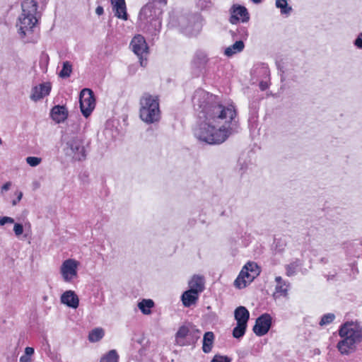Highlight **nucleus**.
<instances>
[{"label":"nucleus","instance_id":"nucleus-1","mask_svg":"<svg viewBox=\"0 0 362 362\" xmlns=\"http://www.w3.org/2000/svg\"><path fill=\"white\" fill-rule=\"evenodd\" d=\"M192 100L195 110H200L205 118L199 125V136H230L239 133L233 105H222L217 96L203 89L195 90Z\"/></svg>","mask_w":362,"mask_h":362},{"label":"nucleus","instance_id":"nucleus-2","mask_svg":"<svg viewBox=\"0 0 362 362\" xmlns=\"http://www.w3.org/2000/svg\"><path fill=\"white\" fill-rule=\"evenodd\" d=\"M22 13L19 16L16 28L21 38L23 39L34 33L37 19V4L34 0H25L21 4Z\"/></svg>","mask_w":362,"mask_h":362},{"label":"nucleus","instance_id":"nucleus-3","mask_svg":"<svg viewBox=\"0 0 362 362\" xmlns=\"http://www.w3.org/2000/svg\"><path fill=\"white\" fill-rule=\"evenodd\" d=\"M139 104V116L142 121L147 124H153L160 120V110L158 96L144 93L140 98Z\"/></svg>","mask_w":362,"mask_h":362},{"label":"nucleus","instance_id":"nucleus-4","mask_svg":"<svg viewBox=\"0 0 362 362\" xmlns=\"http://www.w3.org/2000/svg\"><path fill=\"white\" fill-rule=\"evenodd\" d=\"M139 18L144 24L143 30L152 36L157 37L161 28V22L158 17L153 2L146 4L140 11Z\"/></svg>","mask_w":362,"mask_h":362},{"label":"nucleus","instance_id":"nucleus-5","mask_svg":"<svg viewBox=\"0 0 362 362\" xmlns=\"http://www.w3.org/2000/svg\"><path fill=\"white\" fill-rule=\"evenodd\" d=\"M65 144L64 150L66 156L76 161L86 159L88 141H86L82 137H66Z\"/></svg>","mask_w":362,"mask_h":362},{"label":"nucleus","instance_id":"nucleus-6","mask_svg":"<svg viewBox=\"0 0 362 362\" xmlns=\"http://www.w3.org/2000/svg\"><path fill=\"white\" fill-rule=\"evenodd\" d=\"M80 108L83 115L88 117L90 115L95 106L94 93L91 89L83 88L79 95Z\"/></svg>","mask_w":362,"mask_h":362},{"label":"nucleus","instance_id":"nucleus-7","mask_svg":"<svg viewBox=\"0 0 362 362\" xmlns=\"http://www.w3.org/2000/svg\"><path fill=\"white\" fill-rule=\"evenodd\" d=\"M78 265L79 262L74 259H68L63 262L60 273L65 282H71L77 277Z\"/></svg>","mask_w":362,"mask_h":362},{"label":"nucleus","instance_id":"nucleus-8","mask_svg":"<svg viewBox=\"0 0 362 362\" xmlns=\"http://www.w3.org/2000/svg\"><path fill=\"white\" fill-rule=\"evenodd\" d=\"M340 337H346L356 343L362 341V329L356 324L353 322L345 323L339 329Z\"/></svg>","mask_w":362,"mask_h":362},{"label":"nucleus","instance_id":"nucleus-9","mask_svg":"<svg viewBox=\"0 0 362 362\" xmlns=\"http://www.w3.org/2000/svg\"><path fill=\"white\" fill-rule=\"evenodd\" d=\"M130 46L132 47V51L137 56L140 57L141 65L144 66L141 56L144 53H148V47L144 37L141 35H135L131 41Z\"/></svg>","mask_w":362,"mask_h":362},{"label":"nucleus","instance_id":"nucleus-10","mask_svg":"<svg viewBox=\"0 0 362 362\" xmlns=\"http://www.w3.org/2000/svg\"><path fill=\"white\" fill-rule=\"evenodd\" d=\"M231 16L229 21L232 24H236L241 18L243 23L248 22L250 20V14L247 9L240 5H233L230 8Z\"/></svg>","mask_w":362,"mask_h":362},{"label":"nucleus","instance_id":"nucleus-11","mask_svg":"<svg viewBox=\"0 0 362 362\" xmlns=\"http://www.w3.org/2000/svg\"><path fill=\"white\" fill-rule=\"evenodd\" d=\"M271 325V316L269 314H263L256 320L253 331L257 336H263L268 332Z\"/></svg>","mask_w":362,"mask_h":362},{"label":"nucleus","instance_id":"nucleus-12","mask_svg":"<svg viewBox=\"0 0 362 362\" xmlns=\"http://www.w3.org/2000/svg\"><path fill=\"white\" fill-rule=\"evenodd\" d=\"M52 86L49 82L42 83L39 86H36L32 88L30 99L33 101L37 102L44 97L49 95Z\"/></svg>","mask_w":362,"mask_h":362},{"label":"nucleus","instance_id":"nucleus-13","mask_svg":"<svg viewBox=\"0 0 362 362\" xmlns=\"http://www.w3.org/2000/svg\"><path fill=\"white\" fill-rule=\"evenodd\" d=\"M209 61L207 54L202 50H197L192 59L191 66L194 70L201 71L205 69Z\"/></svg>","mask_w":362,"mask_h":362},{"label":"nucleus","instance_id":"nucleus-14","mask_svg":"<svg viewBox=\"0 0 362 362\" xmlns=\"http://www.w3.org/2000/svg\"><path fill=\"white\" fill-rule=\"evenodd\" d=\"M113 6L115 16L118 18L127 21L128 19V14L127 13V8L124 0H110Z\"/></svg>","mask_w":362,"mask_h":362},{"label":"nucleus","instance_id":"nucleus-15","mask_svg":"<svg viewBox=\"0 0 362 362\" xmlns=\"http://www.w3.org/2000/svg\"><path fill=\"white\" fill-rule=\"evenodd\" d=\"M50 116L57 123H60L67 118L68 110L64 105H55L50 111Z\"/></svg>","mask_w":362,"mask_h":362},{"label":"nucleus","instance_id":"nucleus-16","mask_svg":"<svg viewBox=\"0 0 362 362\" xmlns=\"http://www.w3.org/2000/svg\"><path fill=\"white\" fill-rule=\"evenodd\" d=\"M61 302L72 308H77L79 304V299L73 291H66L61 296Z\"/></svg>","mask_w":362,"mask_h":362},{"label":"nucleus","instance_id":"nucleus-17","mask_svg":"<svg viewBox=\"0 0 362 362\" xmlns=\"http://www.w3.org/2000/svg\"><path fill=\"white\" fill-rule=\"evenodd\" d=\"M341 337L343 338V339L338 342L337 349L341 354L349 355L355 350V344L356 343L346 337Z\"/></svg>","mask_w":362,"mask_h":362},{"label":"nucleus","instance_id":"nucleus-18","mask_svg":"<svg viewBox=\"0 0 362 362\" xmlns=\"http://www.w3.org/2000/svg\"><path fill=\"white\" fill-rule=\"evenodd\" d=\"M276 285L275 287L274 296H283L286 297L288 296V290L290 286V284L288 281L283 280L281 276H276L275 278Z\"/></svg>","mask_w":362,"mask_h":362},{"label":"nucleus","instance_id":"nucleus-19","mask_svg":"<svg viewBox=\"0 0 362 362\" xmlns=\"http://www.w3.org/2000/svg\"><path fill=\"white\" fill-rule=\"evenodd\" d=\"M189 290L197 292V294L202 293L204 289V277L199 275H194L189 281Z\"/></svg>","mask_w":362,"mask_h":362},{"label":"nucleus","instance_id":"nucleus-20","mask_svg":"<svg viewBox=\"0 0 362 362\" xmlns=\"http://www.w3.org/2000/svg\"><path fill=\"white\" fill-rule=\"evenodd\" d=\"M234 315L237 323H241L247 325V322L250 317V313L246 308L243 306L238 307L235 310Z\"/></svg>","mask_w":362,"mask_h":362},{"label":"nucleus","instance_id":"nucleus-21","mask_svg":"<svg viewBox=\"0 0 362 362\" xmlns=\"http://www.w3.org/2000/svg\"><path fill=\"white\" fill-rule=\"evenodd\" d=\"M199 298V294L191 290H187L182 295V301L185 307H190L196 303Z\"/></svg>","mask_w":362,"mask_h":362},{"label":"nucleus","instance_id":"nucleus-22","mask_svg":"<svg viewBox=\"0 0 362 362\" xmlns=\"http://www.w3.org/2000/svg\"><path fill=\"white\" fill-rule=\"evenodd\" d=\"M245 47L243 41L236 40L234 44L226 48L224 54L227 57H232L233 55L241 52Z\"/></svg>","mask_w":362,"mask_h":362},{"label":"nucleus","instance_id":"nucleus-23","mask_svg":"<svg viewBox=\"0 0 362 362\" xmlns=\"http://www.w3.org/2000/svg\"><path fill=\"white\" fill-rule=\"evenodd\" d=\"M199 144L204 145H219L223 144L226 137H197Z\"/></svg>","mask_w":362,"mask_h":362},{"label":"nucleus","instance_id":"nucleus-24","mask_svg":"<svg viewBox=\"0 0 362 362\" xmlns=\"http://www.w3.org/2000/svg\"><path fill=\"white\" fill-rule=\"evenodd\" d=\"M214 340V334L211 332H207L204 334L203 338L202 349L204 353H209L211 351Z\"/></svg>","mask_w":362,"mask_h":362},{"label":"nucleus","instance_id":"nucleus-25","mask_svg":"<svg viewBox=\"0 0 362 362\" xmlns=\"http://www.w3.org/2000/svg\"><path fill=\"white\" fill-rule=\"evenodd\" d=\"M233 40H246L248 37L247 28L245 26H239L236 30H230Z\"/></svg>","mask_w":362,"mask_h":362},{"label":"nucleus","instance_id":"nucleus-26","mask_svg":"<svg viewBox=\"0 0 362 362\" xmlns=\"http://www.w3.org/2000/svg\"><path fill=\"white\" fill-rule=\"evenodd\" d=\"M275 6L280 9L281 15L288 16L293 10L288 4L287 0H276Z\"/></svg>","mask_w":362,"mask_h":362},{"label":"nucleus","instance_id":"nucleus-27","mask_svg":"<svg viewBox=\"0 0 362 362\" xmlns=\"http://www.w3.org/2000/svg\"><path fill=\"white\" fill-rule=\"evenodd\" d=\"M154 303L151 299H144L138 303V307L144 315H149Z\"/></svg>","mask_w":362,"mask_h":362},{"label":"nucleus","instance_id":"nucleus-28","mask_svg":"<svg viewBox=\"0 0 362 362\" xmlns=\"http://www.w3.org/2000/svg\"><path fill=\"white\" fill-rule=\"evenodd\" d=\"M105 332L103 328L93 329L88 335V339L91 342H97L104 337Z\"/></svg>","mask_w":362,"mask_h":362},{"label":"nucleus","instance_id":"nucleus-29","mask_svg":"<svg viewBox=\"0 0 362 362\" xmlns=\"http://www.w3.org/2000/svg\"><path fill=\"white\" fill-rule=\"evenodd\" d=\"M250 164V159H248L246 156H240L238 158V165H237L238 172L241 175L244 174L246 172L247 169L248 168V166Z\"/></svg>","mask_w":362,"mask_h":362},{"label":"nucleus","instance_id":"nucleus-30","mask_svg":"<svg viewBox=\"0 0 362 362\" xmlns=\"http://www.w3.org/2000/svg\"><path fill=\"white\" fill-rule=\"evenodd\" d=\"M300 266V260L296 259L285 266L286 275L288 276H293L296 274V269Z\"/></svg>","mask_w":362,"mask_h":362},{"label":"nucleus","instance_id":"nucleus-31","mask_svg":"<svg viewBox=\"0 0 362 362\" xmlns=\"http://www.w3.org/2000/svg\"><path fill=\"white\" fill-rule=\"evenodd\" d=\"M72 72V64L70 62L66 61L63 62L62 69L59 72V76L62 78H67L70 76Z\"/></svg>","mask_w":362,"mask_h":362},{"label":"nucleus","instance_id":"nucleus-32","mask_svg":"<svg viewBox=\"0 0 362 362\" xmlns=\"http://www.w3.org/2000/svg\"><path fill=\"white\" fill-rule=\"evenodd\" d=\"M119 356L114 349L110 350L100 360V362H118Z\"/></svg>","mask_w":362,"mask_h":362},{"label":"nucleus","instance_id":"nucleus-33","mask_svg":"<svg viewBox=\"0 0 362 362\" xmlns=\"http://www.w3.org/2000/svg\"><path fill=\"white\" fill-rule=\"evenodd\" d=\"M247 325L241 323H237V326L233 330V336L236 339L242 337L245 332Z\"/></svg>","mask_w":362,"mask_h":362},{"label":"nucleus","instance_id":"nucleus-34","mask_svg":"<svg viewBox=\"0 0 362 362\" xmlns=\"http://www.w3.org/2000/svg\"><path fill=\"white\" fill-rule=\"evenodd\" d=\"M243 269L254 275L255 277L259 274V270L257 264L255 262H247Z\"/></svg>","mask_w":362,"mask_h":362},{"label":"nucleus","instance_id":"nucleus-35","mask_svg":"<svg viewBox=\"0 0 362 362\" xmlns=\"http://www.w3.org/2000/svg\"><path fill=\"white\" fill-rule=\"evenodd\" d=\"M248 284L245 279H243V277L240 275L238 276L234 281V286L239 289L245 288Z\"/></svg>","mask_w":362,"mask_h":362},{"label":"nucleus","instance_id":"nucleus-36","mask_svg":"<svg viewBox=\"0 0 362 362\" xmlns=\"http://www.w3.org/2000/svg\"><path fill=\"white\" fill-rule=\"evenodd\" d=\"M334 317L335 316L332 313L324 315L320 322V325L321 326L328 325L334 320Z\"/></svg>","mask_w":362,"mask_h":362},{"label":"nucleus","instance_id":"nucleus-37","mask_svg":"<svg viewBox=\"0 0 362 362\" xmlns=\"http://www.w3.org/2000/svg\"><path fill=\"white\" fill-rule=\"evenodd\" d=\"M187 21L186 18H182L180 21V26L182 28V32L187 35H192L193 34L191 26H185V23Z\"/></svg>","mask_w":362,"mask_h":362},{"label":"nucleus","instance_id":"nucleus-38","mask_svg":"<svg viewBox=\"0 0 362 362\" xmlns=\"http://www.w3.org/2000/svg\"><path fill=\"white\" fill-rule=\"evenodd\" d=\"M239 275L242 276V277H243V279H245V280L247 281V282L248 284H250L254 280V279L255 278V276L254 275H252V274H250V272H248L247 271H246L243 268L242 269V270L240 272Z\"/></svg>","mask_w":362,"mask_h":362},{"label":"nucleus","instance_id":"nucleus-39","mask_svg":"<svg viewBox=\"0 0 362 362\" xmlns=\"http://www.w3.org/2000/svg\"><path fill=\"white\" fill-rule=\"evenodd\" d=\"M41 160L42 159L38 157L29 156L26 158L27 163L32 167L38 165L41 163Z\"/></svg>","mask_w":362,"mask_h":362},{"label":"nucleus","instance_id":"nucleus-40","mask_svg":"<svg viewBox=\"0 0 362 362\" xmlns=\"http://www.w3.org/2000/svg\"><path fill=\"white\" fill-rule=\"evenodd\" d=\"M211 2L210 0H197V6L201 9H205L210 7Z\"/></svg>","mask_w":362,"mask_h":362},{"label":"nucleus","instance_id":"nucleus-41","mask_svg":"<svg viewBox=\"0 0 362 362\" xmlns=\"http://www.w3.org/2000/svg\"><path fill=\"white\" fill-rule=\"evenodd\" d=\"M189 329L186 327H181L177 331L176 335L177 338H185L187 336Z\"/></svg>","mask_w":362,"mask_h":362},{"label":"nucleus","instance_id":"nucleus-42","mask_svg":"<svg viewBox=\"0 0 362 362\" xmlns=\"http://www.w3.org/2000/svg\"><path fill=\"white\" fill-rule=\"evenodd\" d=\"M211 362H230V359L226 356L216 355Z\"/></svg>","mask_w":362,"mask_h":362},{"label":"nucleus","instance_id":"nucleus-43","mask_svg":"<svg viewBox=\"0 0 362 362\" xmlns=\"http://www.w3.org/2000/svg\"><path fill=\"white\" fill-rule=\"evenodd\" d=\"M13 230L17 236L21 235L23 232V227L20 223H16L13 227Z\"/></svg>","mask_w":362,"mask_h":362},{"label":"nucleus","instance_id":"nucleus-44","mask_svg":"<svg viewBox=\"0 0 362 362\" xmlns=\"http://www.w3.org/2000/svg\"><path fill=\"white\" fill-rule=\"evenodd\" d=\"M354 45L359 48L362 49V33H359L354 42Z\"/></svg>","mask_w":362,"mask_h":362},{"label":"nucleus","instance_id":"nucleus-45","mask_svg":"<svg viewBox=\"0 0 362 362\" xmlns=\"http://www.w3.org/2000/svg\"><path fill=\"white\" fill-rule=\"evenodd\" d=\"M13 222H14L13 218H11V217L4 216L0 218V225L1 226H4L6 223H12Z\"/></svg>","mask_w":362,"mask_h":362},{"label":"nucleus","instance_id":"nucleus-46","mask_svg":"<svg viewBox=\"0 0 362 362\" xmlns=\"http://www.w3.org/2000/svg\"><path fill=\"white\" fill-rule=\"evenodd\" d=\"M23 197V192H17V198L12 202V204L13 206L16 205L22 199Z\"/></svg>","mask_w":362,"mask_h":362},{"label":"nucleus","instance_id":"nucleus-47","mask_svg":"<svg viewBox=\"0 0 362 362\" xmlns=\"http://www.w3.org/2000/svg\"><path fill=\"white\" fill-rule=\"evenodd\" d=\"M34 354V349L32 347H26L25 349V355L31 356Z\"/></svg>","mask_w":362,"mask_h":362},{"label":"nucleus","instance_id":"nucleus-48","mask_svg":"<svg viewBox=\"0 0 362 362\" xmlns=\"http://www.w3.org/2000/svg\"><path fill=\"white\" fill-rule=\"evenodd\" d=\"M11 186V182H7L6 183H5L2 187H1V193H3L4 191H8L10 187Z\"/></svg>","mask_w":362,"mask_h":362},{"label":"nucleus","instance_id":"nucleus-49","mask_svg":"<svg viewBox=\"0 0 362 362\" xmlns=\"http://www.w3.org/2000/svg\"><path fill=\"white\" fill-rule=\"evenodd\" d=\"M20 362H30V358L24 354L20 357Z\"/></svg>","mask_w":362,"mask_h":362},{"label":"nucleus","instance_id":"nucleus-50","mask_svg":"<svg viewBox=\"0 0 362 362\" xmlns=\"http://www.w3.org/2000/svg\"><path fill=\"white\" fill-rule=\"evenodd\" d=\"M95 13L96 14H98V16H100L102 15L103 13H104V10H103V8L100 6H98L96 9H95Z\"/></svg>","mask_w":362,"mask_h":362},{"label":"nucleus","instance_id":"nucleus-51","mask_svg":"<svg viewBox=\"0 0 362 362\" xmlns=\"http://www.w3.org/2000/svg\"><path fill=\"white\" fill-rule=\"evenodd\" d=\"M260 88L262 90H265L267 88L266 84H264L263 82L260 83Z\"/></svg>","mask_w":362,"mask_h":362},{"label":"nucleus","instance_id":"nucleus-52","mask_svg":"<svg viewBox=\"0 0 362 362\" xmlns=\"http://www.w3.org/2000/svg\"><path fill=\"white\" fill-rule=\"evenodd\" d=\"M153 1H156V2H158V3H163L164 4H166L167 3V0H152Z\"/></svg>","mask_w":362,"mask_h":362},{"label":"nucleus","instance_id":"nucleus-53","mask_svg":"<svg viewBox=\"0 0 362 362\" xmlns=\"http://www.w3.org/2000/svg\"><path fill=\"white\" fill-rule=\"evenodd\" d=\"M255 4H259L261 2V0H251Z\"/></svg>","mask_w":362,"mask_h":362},{"label":"nucleus","instance_id":"nucleus-54","mask_svg":"<svg viewBox=\"0 0 362 362\" xmlns=\"http://www.w3.org/2000/svg\"><path fill=\"white\" fill-rule=\"evenodd\" d=\"M46 60H48L49 57L47 55L45 56Z\"/></svg>","mask_w":362,"mask_h":362},{"label":"nucleus","instance_id":"nucleus-55","mask_svg":"<svg viewBox=\"0 0 362 362\" xmlns=\"http://www.w3.org/2000/svg\"><path fill=\"white\" fill-rule=\"evenodd\" d=\"M31 42V40H28L26 41V42Z\"/></svg>","mask_w":362,"mask_h":362}]
</instances>
